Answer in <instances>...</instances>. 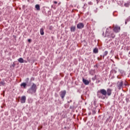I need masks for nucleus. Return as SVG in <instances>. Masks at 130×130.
<instances>
[{
    "instance_id": "3",
    "label": "nucleus",
    "mask_w": 130,
    "mask_h": 130,
    "mask_svg": "<svg viewBox=\"0 0 130 130\" xmlns=\"http://www.w3.org/2000/svg\"><path fill=\"white\" fill-rule=\"evenodd\" d=\"M117 86L118 87V89L119 90H120V89H121V88H122V86H123V82L121 81L119 82L118 81L117 83Z\"/></svg>"
},
{
    "instance_id": "2",
    "label": "nucleus",
    "mask_w": 130,
    "mask_h": 130,
    "mask_svg": "<svg viewBox=\"0 0 130 130\" xmlns=\"http://www.w3.org/2000/svg\"><path fill=\"white\" fill-rule=\"evenodd\" d=\"M37 90V85L35 84V83H32L31 87L28 89L27 93L28 94H34L36 93V91Z\"/></svg>"
},
{
    "instance_id": "22",
    "label": "nucleus",
    "mask_w": 130,
    "mask_h": 130,
    "mask_svg": "<svg viewBox=\"0 0 130 130\" xmlns=\"http://www.w3.org/2000/svg\"><path fill=\"white\" fill-rule=\"evenodd\" d=\"M104 30H105V28H103V36H104Z\"/></svg>"
},
{
    "instance_id": "8",
    "label": "nucleus",
    "mask_w": 130,
    "mask_h": 130,
    "mask_svg": "<svg viewBox=\"0 0 130 130\" xmlns=\"http://www.w3.org/2000/svg\"><path fill=\"white\" fill-rule=\"evenodd\" d=\"M82 81L84 85H89V81L88 80H86L84 78H83Z\"/></svg>"
},
{
    "instance_id": "11",
    "label": "nucleus",
    "mask_w": 130,
    "mask_h": 130,
    "mask_svg": "<svg viewBox=\"0 0 130 130\" xmlns=\"http://www.w3.org/2000/svg\"><path fill=\"white\" fill-rule=\"evenodd\" d=\"M35 8L36 9L37 11H40V6L37 4L35 6Z\"/></svg>"
},
{
    "instance_id": "26",
    "label": "nucleus",
    "mask_w": 130,
    "mask_h": 130,
    "mask_svg": "<svg viewBox=\"0 0 130 130\" xmlns=\"http://www.w3.org/2000/svg\"><path fill=\"white\" fill-rule=\"evenodd\" d=\"M28 42H31V40L30 39L28 40Z\"/></svg>"
},
{
    "instance_id": "10",
    "label": "nucleus",
    "mask_w": 130,
    "mask_h": 130,
    "mask_svg": "<svg viewBox=\"0 0 130 130\" xmlns=\"http://www.w3.org/2000/svg\"><path fill=\"white\" fill-rule=\"evenodd\" d=\"M26 84L25 82L22 83L20 84L21 87H23L24 88V89H26Z\"/></svg>"
},
{
    "instance_id": "7",
    "label": "nucleus",
    "mask_w": 130,
    "mask_h": 130,
    "mask_svg": "<svg viewBox=\"0 0 130 130\" xmlns=\"http://www.w3.org/2000/svg\"><path fill=\"white\" fill-rule=\"evenodd\" d=\"M21 103H25L26 102V96H22L20 99Z\"/></svg>"
},
{
    "instance_id": "16",
    "label": "nucleus",
    "mask_w": 130,
    "mask_h": 130,
    "mask_svg": "<svg viewBox=\"0 0 130 130\" xmlns=\"http://www.w3.org/2000/svg\"><path fill=\"white\" fill-rule=\"evenodd\" d=\"M107 54H108V51H106L104 52V55H103V58H104V56H106V55H107Z\"/></svg>"
},
{
    "instance_id": "18",
    "label": "nucleus",
    "mask_w": 130,
    "mask_h": 130,
    "mask_svg": "<svg viewBox=\"0 0 130 130\" xmlns=\"http://www.w3.org/2000/svg\"><path fill=\"white\" fill-rule=\"evenodd\" d=\"M1 85H2V86H4V85H5L6 83H5V82L4 81H2L0 83Z\"/></svg>"
},
{
    "instance_id": "1",
    "label": "nucleus",
    "mask_w": 130,
    "mask_h": 130,
    "mask_svg": "<svg viewBox=\"0 0 130 130\" xmlns=\"http://www.w3.org/2000/svg\"><path fill=\"white\" fill-rule=\"evenodd\" d=\"M112 92V89L110 88H108L107 90L105 89H100L97 92L98 97H99V98H101V99H105V97L103 96H106V95H108V96H110Z\"/></svg>"
},
{
    "instance_id": "5",
    "label": "nucleus",
    "mask_w": 130,
    "mask_h": 130,
    "mask_svg": "<svg viewBox=\"0 0 130 130\" xmlns=\"http://www.w3.org/2000/svg\"><path fill=\"white\" fill-rule=\"evenodd\" d=\"M84 23H79L77 25V28H78V29H83V28H84Z\"/></svg>"
},
{
    "instance_id": "25",
    "label": "nucleus",
    "mask_w": 130,
    "mask_h": 130,
    "mask_svg": "<svg viewBox=\"0 0 130 130\" xmlns=\"http://www.w3.org/2000/svg\"><path fill=\"white\" fill-rule=\"evenodd\" d=\"M54 4H57V2L54 1Z\"/></svg>"
},
{
    "instance_id": "24",
    "label": "nucleus",
    "mask_w": 130,
    "mask_h": 130,
    "mask_svg": "<svg viewBox=\"0 0 130 130\" xmlns=\"http://www.w3.org/2000/svg\"><path fill=\"white\" fill-rule=\"evenodd\" d=\"M127 22H129L128 21H127V19H126L125 20V24L126 25V23H127Z\"/></svg>"
},
{
    "instance_id": "29",
    "label": "nucleus",
    "mask_w": 130,
    "mask_h": 130,
    "mask_svg": "<svg viewBox=\"0 0 130 130\" xmlns=\"http://www.w3.org/2000/svg\"><path fill=\"white\" fill-rule=\"evenodd\" d=\"M91 74L93 75V73H90Z\"/></svg>"
},
{
    "instance_id": "17",
    "label": "nucleus",
    "mask_w": 130,
    "mask_h": 130,
    "mask_svg": "<svg viewBox=\"0 0 130 130\" xmlns=\"http://www.w3.org/2000/svg\"><path fill=\"white\" fill-rule=\"evenodd\" d=\"M111 38H114L115 37V35H114V34H111Z\"/></svg>"
},
{
    "instance_id": "15",
    "label": "nucleus",
    "mask_w": 130,
    "mask_h": 130,
    "mask_svg": "<svg viewBox=\"0 0 130 130\" xmlns=\"http://www.w3.org/2000/svg\"><path fill=\"white\" fill-rule=\"evenodd\" d=\"M93 53H98V48H94L93 49Z\"/></svg>"
},
{
    "instance_id": "9",
    "label": "nucleus",
    "mask_w": 130,
    "mask_h": 130,
    "mask_svg": "<svg viewBox=\"0 0 130 130\" xmlns=\"http://www.w3.org/2000/svg\"><path fill=\"white\" fill-rule=\"evenodd\" d=\"M110 30H111V28H110V27L106 29V35L104 36L105 37H106V36H107V33H109V31H110Z\"/></svg>"
},
{
    "instance_id": "28",
    "label": "nucleus",
    "mask_w": 130,
    "mask_h": 130,
    "mask_svg": "<svg viewBox=\"0 0 130 130\" xmlns=\"http://www.w3.org/2000/svg\"><path fill=\"white\" fill-rule=\"evenodd\" d=\"M24 62H27L26 60H24Z\"/></svg>"
},
{
    "instance_id": "4",
    "label": "nucleus",
    "mask_w": 130,
    "mask_h": 130,
    "mask_svg": "<svg viewBox=\"0 0 130 130\" xmlns=\"http://www.w3.org/2000/svg\"><path fill=\"white\" fill-rule=\"evenodd\" d=\"M66 94H67V91L66 90H62L60 92V96L62 99H63V98H64Z\"/></svg>"
},
{
    "instance_id": "13",
    "label": "nucleus",
    "mask_w": 130,
    "mask_h": 130,
    "mask_svg": "<svg viewBox=\"0 0 130 130\" xmlns=\"http://www.w3.org/2000/svg\"><path fill=\"white\" fill-rule=\"evenodd\" d=\"M71 31L72 32H75L76 31V26H72L71 27Z\"/></svg>"
},
{
    "instance_id": "27",
    "label": "nucleus",
    "mask_w": 130,
    "mask_h": 130,
    "mask_svg": "<svg viewBox=\"0 0 130 130\" xmlns=\"http://www.w3.org/2000/svg\"><path fill=\"white\" fill-rule=\"evenodd\" d=\"M93 72H94V71H92L90 72V73H91V74H93Z\"/></svg>"
},
{
    "instance_id": "12",
    "label": "nucleus",
    "mask_w": 130,
    "mask_h": 130,
    "mask_svg": "<svg viewBox=\"0 0 130 130\" xmlns=\"http://www.w3.org/2000/svg\"><path fill=\"white\" fill-rule=\"evenodd\" d=\"M18 61H19V62H20V63H23V62H24V59H23L22 58H19L18 59Z\"/></svg>"
},
{
    "instance_id": "19",
    "label": "nucleus",
    "mask_w": 130,
    "mask_h": 130,
    "mask_svg": "<svg viewBox=\"0 0 130 130\" xmlns=\"http://www.w3.org/2000/svg\"><path fill=\"white\" fill-rule=\"evenodd\" d=\"M49 30H53V26H50L49 27Z\"/></svg>"
},
{
    "instance_id": "14",
    "label": "nucleus",
    "mask_w": 130,
    "mask_h": 130,
    "mask_svg": "<svg viewBox=\"0 0 130 130\" xmlns=\"http://www.w3.org/2000/svg\"><path fill=\"white\" fill-rule=\"evenodd\" d=\"M40 34L41 35H44V29L43 28H41Z\"/></svg>"
},
{
    "instance_id": "21",
    "label": "nucleus",
    "mask_w": 130,
    "mask_h": 130,
    "mask_svg": "<svg viewBox=\"0 0 130 130\" xmlns=\"http://www.w3.org/2000/svg\"><path fill=\"white\" fill-rule=\"evenodd\" d=\"M26 83H28L29 82V78H26L25 80Z\"/></svg>"
},
{
    "instance_id": "23",
    "label": "nucleus",
    "mask_w": 130,
    "mask_h": 130,
    "mask_svg": "<svg viewBox=\"0 0 130 130\" xmlns=\"http://www.w3.org/2000/svg\"><path fill=\"white\" fill-rule=\"evenodd\" d=\"M127 21H128L129 22L130 21V16H129L127 18Z\"/></svg>"
},
{
    "instance_id": "20",
    "label": "nucleus",
    "mask_w": 130,
    "mask_h": 130,
    "mask_svg": "<svg viewBox=\"0 0 130 130\" xmlns=\"http://www.w3.org/2000/svg\"><path fill=\"white\" fill-rule=\"evenodd\" d=\"M88 5H89V6H92V5H93V3H92L91 2H88Z\"/></svg>"
},
{
    "instance_id": "6",
    "label": "nucleus",
    "mask_w": 130,
    "mask_h": 130,
    "mask_svg": "<svg viewBox=\"0 0 130 130\" xmlns=\"http://www.w3.org/2000/svg\"><path fill=\"white\" fill-rule=\"evenodd\" d=\"M114 31L116 33L119 32V31H120V27L118 26H116L114 28Z\"/></svg>"
}]
</instances>
